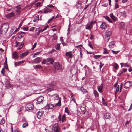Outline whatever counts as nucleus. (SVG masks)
Segmentation results:
<instances>
[{
	"label": "nucleus",
	"mask_w": 132,
	"mask_h": 132,
	"mask_svg": "<svg viewBox=\"0 0 132 132\" xmlns=\"http://www.w3.org/2000/svg\"><path fill=\"white\" fill-rule=\"evenodd\" d=\"M110 16L114 21H117V18L113 15V13L110 14Z\"/></svg>",
	"instance_id": "nucleus-15"
},
{
	"label": "nucleus",
	"mask_w": 132,
	"mask_h": 132,
	"mask_svg": "<svg viewBox=\"0 0 132 132\" xmlns=\"http://www.w3.org/2000/svg\"><path fill=\"white\" fill-rule=\"evenodd\" d=\"M29 53V52H25L24 53H22L20 55V57H24L26 56Z\"/></svg>",
	"instance_id": "nucleus-22"
},
{
	"label": "nucleus",
	"mask_w": 132,
	"mask_h": 132,
	"mask_svg": "<svg viewBox=\"0 0 132 132\" xmlns=\"http://www.w3.org/2000/svg\"><path fill=\"white\" fill-rule=\"evenodd\" d=\"M115 42L113 41H112L109 43V48H113L114 47L115 45Z\"/></svg>",
	"instance_id": "nucleus-18"
},
{
	"label": "nucleus",
	"mask_w": 132,
	"mask_h": 132,
	"mask_svg": "<svg viewBox=\"0 0 132 132\" xmlns=\"http://www.w3.org/2000/svg\"><path fill=\"white\" fill-rule=\"evenodd\" d=\"M39 15H37L34 18L33 21L36 22L37 21L39 20Z\"/></svg>",
	"instance_id": "nucleus-26"
},
{
	"label": "nucleus",
	"mask_w": 132,
	"mask_h": 132,
	"mask_svg": "<svg viewBox=\"0 0 132 132\" xmlns=\"http://www.w3.org/2000/svg\"><path fill=\"white\" fill-rule=\"evenodd\" d=\"M41 3L40 2H38L37 3H36V6H38L40 5V4H41Z\"/></svg>",
	"instance_id": "nucleus-60"
},
{
	"label": "nucleus",
	"mask_w": 132,
	"mask_h": 132,
	"mask_svg": "<svg viewBox=\"0 0 132 132\" xmlns=\"http://www.w3.org/2000/svg\"><path fill=\"white\" fill-rule=\"evenodd\" d=\"M93 22L91 21L89 22L86 25V29H90L92 27L93 25Z\"/></svg>",
	"instance_id": "nucleus-9"
},
{
	"label": "nucleus",
	"mask_w": 132,
	"mask_h": 132,
	"mask_svg": "<svg viewBox=\"0 0 132 132\" xmlns=\"http://www.w3.org/2000/svg\"><path fill=\"white\" fill-rule=\"evenodd\" d=\"M67 52L65 53V55L66 56H69L70 54V52Z\"/></svg>",
	"instance_id": "nucleus-53"
},
{
	"label": "nucleus",
	"mask_w": 132,
	"mask_h": 132,
	"mask_svg": "<svg viewBox=\"0 0 132 132\" xmlns=\"http://www.w3.org/2000/svg\"><path fill=\"white\" fill-rule=\"evenodd\" d=\"M111 34V31H107L105 33V40H107L108 42V40L110 39V36Z\"/></svg>",
	"instance_id": "nucleus-6"
},
{
	"label": "nucleus",
	"mask_w": 132,
	"mask_h": 132,
	"mask_svg": "<svg viewBox=\"0 0 132 132\" xmlns=\"http://www.w3.org/2000/svg\"><path fill=\"white\" fill-rule=\"evenodd\" d=\"M103 17L106 19L109 22L112 23V22L111 21L110 18L108 16H104Z\"/></svg>",
	"instance_id": "nucleus-25"
},
{
	"label": "nucleus",
	"mask_w": 132,
	"mask_h": 132,
	"mask_svg": "<svg viewBox=\"0 0 132 132\" xmlns=\"http://www.w3.org/2000/svg\"><path fill=\"white\" fill-rule=\"evenodd\" d=\"M103 87V85L102 84L100 87H98L97 88L102 89Z\"/></svg>",
	"instance_id": "nucleus-58"
},
{
	"label": "nucleus",
	"mask_w": 132,
	"mask_h": 132,
	"mask_svg": "<svg viewBox=\"0 0 132 132\" xmlns=\"http://www.w3.org/2000/svg\"><path fill=\"white\" fill-rule=\"evenodd\" d=\"M37 43L36 42H35L34 43V44L33 45V47L32 48V50H33L36 47V45H37Z\"/></svg>",
	"instance_id": "nucleus-44"
},
{
	"label": "nucleus",
	"mask_w": 132,
	"mask_h": 132,
	"mask_svg": "<svg viewBox=\"0 0 132 132\" xmlns=\"http://www.w3.org/2000/svg\"><path fill=\"white\" fill-rule=\"evenodd\" d=\"M17 53L16 52H13L12 54V58L14 59H16L18 57Z\"/></svg>",
	"instance_id": "nucleus-13"
},
{
	"label": "nucleus",
	"mask_w": 132,
	"mask_h": 132,
	"mask_svg": "<svg viewBox=\"0 0 132 132\" xmlns=\"http://www.w3.org/2000/svg\"><path fill=\"white\" fill-rule=\"evenodd\" d=\"M88 45L89 47H90L92 49H93V48L92 46L91 43L90 42H89Z\"/></svg>",
	"instance_id": "nucleus-45"
},
{
	"label": "nucleus",
	"mask_w": 132,
	"mask_h": 132,
	"mask_svg": "<svg viewBox=\"0 0 132 132\" xmlns=\"http://www.w3.org/2000/svg\"><path fill=\"white\" fill-rule=\"evenodd\" d=\"M78 88L79 90H80L84 93H86L87 92V90L84 88L82 87H79Z\"/></svg>",
	"instance_id": "nucleus-20"
},
{
	"label": "nucleus",
	"mask_w": 132,
	"mask_h": 132,
	"mask_svg": "<svg viewBox=\"0 0 132 132\" xmlns=\"http://www.w3.org/2000/svg\"><path fill=\"white\" fill-rule=\"evenodd\" d=\"M34 68L36 69L42 68V66L40 65H37L34 66Z\"/></svg>",
	"instance_id": "nucleus-31"
},
{
	"label": "nucleus",
	"mask_w": 132,
	"mask_h": 132,
	"mask_svg": "<svg viewBox=\"0 0 132 132\" xmlns=\"http://www.w3.org/2000/svg\"><path fill=\"white\" fill-rule=\"evenodd\" d=\"M44 113V111H38L37 113V117L39 119H40L42 116H43Z\"/></svg>",
	"instance_id": "nucleus-10"
},
{
	"label": "nucleus",
	"mask_w": 132,
	"mask_h": 132,
	"mask_svg": "<svg viewBox=\"0 0 132 132\" xmlns=\"http://www.w3.org/2000/svg\"><path fill=\"white\" fill-rule=\"evenodd\" d=\"M24 61H20L18 62H16L15 63V65H18L19 64L23 63Z\"/></svg>",
	"instance_id": "nucleus-28"
},
{
	"label": "nucleus",
	"mask_w": 132,
	"mask_h": 132,
	"mask_svg": "<svg viewBox=\"0 0 132 132\" xmlns=\"http://www.w3.org/2000/svg\"><path fill=\"white\" fill-rule=\"evenodd\" d=\"M9 28V25L7 23L3 24L0 29V34H5L7 32Z\"/></svg>",
	"instance_id": "nucleus-1"
},
{
	"label": "nucleus",
	"mask_w": 132,
	"mask_h": 132,
	"mask_svg": "<svg viewBox=\"0 0 132 132\" xmlns=\"http://www.w3.org/2000/svg\"><path fill=\"white\" fill-rule=\"evenodd\" d=\"M114 67L115 69H117L118 68V65L116 63H114L113 64Z\"/></svg>",
	"instance_id": "nucleus-33"
},
{
	"label": "nucleus",
	"mask_w": 132,
	"mask_h": 132,
	"mask_svg": "<svg viewBox=\"0 0 132 132\" xmlns=\"http://www.w3.org/2000/svg\"><path fill=\"white\" fill-rule=\"evenodd\" d=\"M49 26L48 25H47L46 26H45L43 29L42 31V32H43L45 30H46L47 28Z\"/></svg>",
	"instance_id": "nucleus-46"
},
{
	"label": "nucleus",
	"mask_w": 132,
	"mask_h": 132,
	"mask_svg": "<svg viewBox=\"0 0 132 132\" xmlns=\"http://www.w3.org/2000/svg\"><path fill=\"white\" fill-rule=\"evenodd\" d=\"M94 95L95 97H98V93L95 90H94Z\"/></svg>",
	"instance_id": "nucleus-32"
},
{
	"label": "nucleus",
	"mask_w": 132,
	"mask_h": 132,
	"mask_svg": "<svg viewBox=\"0 0 132 132\" xmlns=\"http://www.w3.org/2000/svg\"><path fill=\"white\" fill-rule=\"evenodd\" d=\"M51 10H52L50 9L47 8L44 10V12L45 13H46L48 12H50Z\"/></svg>",
	"instance_id": "nucleus-23"
},
{
	"label": "nucleus",
	"mask_w": 132,
	"mask_h": 132,
	"mask_svg": "<svg viewBox=\"0 0 132 132\" xmlns=\"http://www.w3.org/2000/svg\"><path fill=\"white\" fill-rule=\"evenodd\" d=\"M14 15V13L13 12H12L6 15V17L7 18H10L13 16Z\"/></svg>",
	"instance_id": "nucleus-19"
},
{
	"label": "nucleus",
	"mask_w": 132,
	"mask_h": 132,
	"mask_svg": "<svg viewBox=\"0 0 132 132\" xmlns=\"http://www.w3.org/2000/svg\"><path fill=\"white\" fill-rule=\"evenodd\" d=\"M132 84H131V82L130 81H127L124 85V87L126 89H127L130 87Z\"/></svg>",
	"instance_id": "nucleus-8"
},
{
	"label": "nucleus",
	"mask_w": 132,
	"mask_h": 132,
	"mask_svg": "<svg viewBox=\"0 0 132 132\" xmlns=\"http://www.w3.org/2000/svg\"><path fill=\"white\" fill-rule=\"evenodd\" d=\"M121 16L124 17L125 18L126 16V13L125 12H123L120 13Z\"/></svg>",
	"instance_id": "nucleus-24"
},
{
	"label": "nucleus",
	"mask_w": 132,
	"mask_h": 132,
	"mask_svg": "<svg viewBox=\"0 0 132 132\" xmlns=\"http://www.w3.org/2000/svg\"><path fill=\"white\" fill-rule=\"evenodd\" d=\"M120 27L122 28H123L125 27V23L123 22H121L120 24Z\"/></svg>",
	"instance_id": "nucleus-35"
},
{
	"label": "nucleus",
	"mask_w": 132,
	"mask_h": 132,
	"mask_svg": "<svg viewBox=\"0 0 132 132\" xmlns=\"http://www.w3.org/2000/svg\"><path fill=\"white\" fill-rule=\"evenodd\" d=\"M19 44V43L17 42V41H16V44L15 45V46L16 47H17L18 46V45Z\"/></svg>",
	"instance_id": "nucleus-57"
},
{
	"label": "nucleus",
	"mask_w": 132,
	"mask_h": 132,
	"mask_svg": "<svg viewBox=\"0 0 132 132\" xmlns=\"http://www.w3.org/2000/svg\"><path fill=\"white\" fill-rule=\"evenodd\" d=\"M119 90V86L118 85L117 87H116V93L118 92Z\"/></svg>",
	"instance_id": "nucleus-42"
},
{
	"label": "nucleus",
	"mask_w": 132,
	"mask_h": 132,
	"mask_svg": "<svg viewBox=\"0 0 132 132\" xmlns=\"http://www.w3.org/2000/svg\"><path fill=\"white\" fill-rule=\"evenodd\" d=\"M61 114H60L59 116L58 117V118L59 119V121H61Z\"/></svg>",
	"instance_id": "nucleus-54"
},
{
	"label": "nucleus",
	"mask_w": 132,
	"mask_h": 132,
	"mask_svg": "<svg viewBox=\"0 0 132 132\" xmlns=\"http://www.w3.org/2000/svg\"><path fill=\"white\" fill-rule=\"evenodd\" d=\"M18 37L19 38H21L23 37V36L22 34L20 33L18 35Z\"/></svg>",
	"instance_id": "nucleus-41"
},
{
	"label": "nucleus",
	"mask_w": 132,
	"mask_h": 132,
	"mask_svg": "<svg viewBox=\"0 0 132 132\" xmlns=\"http://www.w3.org/2000/svg\"><path fill=\"white\" fill-rule=\"evenodd\" d=\"M66 120V118L65 117V114H64L62 117V122H64V121Z\"/></svg>",
	"instance_id": "nucleus-30"
},
{
	"label": "nucleus",
	"mask_w": 132,
	"mask_h": 132,
	"mask_svg": "<svg viewBox=\"0 0 132 132\" xmlns=\"http://www.w3.org/2000/svg\"><path fill=\"white\" fill-rule=\"evenodd\" d=\"M5 122V120L3 119H2L0 121V124L3 125L4 124Z\"/></svg>",
	"instance_id": "nucleus-48"
},
{
	"label": "nucleus",
	"mask_w": 132,
	"mask_h": 132,
	"mask_svg": "<svg viewBox=\"0 0 132 132\" xmlns=\"http://www.w3.org/2000/svg\"><path fill=\"white\" fill-rule=\"evenodd\" d=\"M61 105V100L60 99H59L58 102L54 106L55 107L56 106H60Z\"/></svg>",
	"instance_id": "nucleus-29"
},
{
	"label": "nucleus",
	"mask_w": 132,
	"mask_h": 132,
	"mask_svg": "<svg viewBox=\"0 0 132 132\" xmlns=\"http://www.w3.org/2000/svg\"><path fill=\"white\" fill-rule=\"evenodd\" d=\"M54 69L57 70H61L62 67L61 65L58 62H56L54 64Z\"/></svg>",
	"instance_id": "nucleus-4"
},
{
	"label": "nucleus",
	"mask_w": 132,
	"mask_h": 132,
	"mask_svg": "<svg viewBox=\"0 0 132 132\" xmlns=\"http://www.w3.org/2000/svg\"><path fill=\"white\" fill-rule=\"evenodd\" d=\"M60 40L61 42L64 41L63 37H60Z\"/></svg>",
	"instance_id": "nucleus-61"
},
{
	"label": "nucleus",
	"mask_w": 132,
	"mask_h": 132,
	"mask_svg": "<svg viewBox=\"0 0 132 132\" xmlns=\"http://www.w3.org/2000/svg\"><path fill=\"white\" fill-rule=\"evenodd\" d=\"M65 112L67 113L68 114H69L70 112L69 111V110L68 108H65Z\"/></svg>",
	"instance_id": "nucleus-34"
},
{
	"label": "nucleus",
	"mask_w": 132,
	"mask_h": 132,
	"mask_svg": "<svg viewBox=\"0 0 132 132\" xmlns=\"http://www.w3.org/2000/svg\"><path fill=\"white\" fill-rule=\"evenodd\" d=\"M101 56V55H94V58L96 59H97Z\"/></svg>",
	"instance_id": "nucleus-39"
},
{
	"label": "nucleus",
	"mask_w": 132,
	"mask_h": 132,
	"mask_svg": "<svg viewBox=\"0 0 132 132\" xmlns=\"http://www.w3.org/2000/svg\"><path fill=\"white\" fill-rule=\"evenodd\" d=\"M52 130L53 132H60V127L57 123H55L52 126Z\"/></svg>",
	"instance_id": "nucleus-2"
},
{
	"label": "nucleus",
	"mask_w": 132,
	"mask_h": 132,
	"mask_svg": "<svg viewBox=\"0 0 132 132\" xmlns=\"http://www.w3.org/2000/svg\"><path fill=\"white\" fill-rule=\"evenodd\" d=\"M47 90L49 92H50V91L53 90V89L52 88H48V89H47Z\"/></svg>",
	"instance_id": "nucleus-63"
},
{
	"label": "nucleus",
	"mask_w": 132,
	"mask_h": 132,
	"mask_svg": "<svg viewBox=\"0 0 132 132\" xmlns=\"http://www.w3.org/2000/svg\"><path fill=\"white\" fill-rule=\"evenodd\" d=\"M54 16H53L52 18L50 19L48 21V22L49 23L51 22V21L54 19Z\"/></svg>",
	"instance_id": "nucleus-51"
},
{
	"label": "nucleus",
	"mask_w": 132,
	"mask_h": 132,
	"mask_svg": "<svg viewBox=\"0 0 132 132\" xmlns=\"http://www.w3.org/2000/svg\"><path fill=\"white\" fill-rule=\"evenodd\" d=\"M41 58L40 57H37L34 59L33 61V62L35 63H39L41 61Z\"/></svg>",
	"instance_id": "nucleus-11"
},
{
	"label": "nucleus",
	"mask_w": 132,
	"mask_h": 132,
	"mask_svg": "<svg viewBox=\"0 0 132 132\" xmlns=\"http://www.w3.org/2000/svg\"><path fill=\"white\" fill-rule=\"evenodd\" d=\"M104 64L101 62H100V69H101V68H102V67H103V65Z\"/></svg>",
	"instance_id": "nucleus-55"
},
{
	"label": "nucleus",
	"mask_w": 132,
	"mask_h": 132,
	"mask_svg": "<svg viewBox=\"0 0 132 132\" xmlns=\"http://www.w3.org/2000/svg\"><path fill=\"white\" fill-rule=\"evenodd\" d=\"M100 27L103 29H105L107 27L106 24L104 22H102L100 26Z\"/></svg>",
	"instance_id": "nucleus-16"
},
{
	"label": "nucleus",
	"mask_w": 132,
	"mask_h": 132,
	"mask_svg": "<svg viewBox=\"0 0 132 132\" xmlns=\"http://www.w3.org/2000/svg\"><path fill=\"white\" fill-rule=\"evenodd\" d=\"M26 107L27 110L28 111H30L31 110H32L34 109L33 105L31 104H27Z\"/></svg>",
	"instance_id": "nucleus-5"
},
{
	"label": "nucleus",
	"mask_w": 132,
	"mask_h": 132,
	"mask_svg": "<svg viewBox=\"0 0 132 132\" xmlns=\"http://www.w3.org/2000/svg\"><path fill=\"white\" fill-rule=\"evenodd\" d=\"M34 27H31L29 31H33L34 30Z\"/></svg>",
	"instance_id": "nucleus-59"
},
{
	"label": "nucleus",
	"mask_w": 132,
	"mask_h": 132,
	"mask_svg": "<svg viewBox=\"0 0 132 132\" xmlns=\"http://www.w3.org/2000/svg\"><path fill=\"white\" fill-rule=\"evenodd\" d=\"M61 44V43L58 44L55 46L56 49L58 50H60V45Z\"/></svg>",
	"instance_id": "nucleus-27"
},
{
	"label": "nucleus",
	"mask_w": 132,
	"mask_h": 132,
	"mask_svg": "<svg viewBox=\"0 0 132 132\" xmlns=\"http://www.w3.org/2000/svg\"><path fill=\"white\" fill-rule=\"evenodd\" d=\"M5 85L7 87H10V83L9 81H7L5 83Z\"/></svg>",
	"instance_id": "nucleus-37"
},
{
	"label": "nucleus",
	"mask_w": 132,
	"mask_h": 132,
	"mask_svg": "<svg viewBox=\"0 0 132 132\" xmlns=\"http://www.w3.org/2000/svg\"><path fill=\"white\" fill-rule=\"evenodd\" d=\"M44 100V98L42 96H40L37 98V104H40V103H43Z\"/></svg>",
	"instance_id": "nucleus-7"
},
{
	"label": "nucleus",
	"mask_w": 132,
	"mask_h": 132,
	"mask_svg": "<svg viewBox=\"0 0 132 132\" xmlns=\"http://www.w3.org/2000/svg\"><path fill=\"white\" fill-rule=\"evenodd\" d=\"M103 116L105 119H109L110 118V115L109 113H107L104 114Z\"/></svg>",
	"instance_id": "nucleus-17"
},
{
	"label": "nucleus",
	"mask_w": 132,
	"mask_h": 132,
	"mask_svg": "<svg viewBox=\"0 0 132 132\" xmlns=\"http://www.w3.org/2000/svg\"><path fill=\"white\" fill-rule=\"evenodd\" d=\"M112 51L113 54H116L118 53L119 52V51H113V50H112Z\"/></svg>",
	"instance_id": "nucleus-49"
},
{
	"label": "nucleus",
	"mask_w": 132,
	"mask_h": 132,
	"mask_svg": "<svg viewBox=\"0 0 132 132\" xmlns=\"http://www.w3.org/2000/svg\"><path fill=\"white\" fill-rule=\"evenodd\" d=\"M132 109V104H131L130 108L128 109L129 111L130 110Z\"/></svg>",
	"instance_id": "nucleus-62"
},
{
	"label": "nucleus",
	"mask_w": 132,
	"mask_h": 132,
	"mask_svg": "<svg viewBox=\"0 0 132 132\" xmlns=\"http://www.w3.org/2000/svg\"><path fill=\"white\" fill-rule=\"evenodd\" d=\"M80 108L82 112H84L86 110L85 105L83 104H81L80 106Z\"/></svg>",
	"instance_id": "nucleus-14"
},
{
	"label": "nucleus",
	"mask_w": 132,
	"mask_h": 132,
	"mask_svg": "<svg viewBox=\"0 0 132 132\" xmlns=\"http://www.w3.org/2000/svg\"><path fill=\"white\" fill-rule=\"evenodd\" d=\"M28 124L27 122H25L22 125V127L23 128H25L26 127L28 126Z\"/></svg>",
	"instance_id": "nucleus-38"
},
{
	"label": "nucleus",
	"mask_w": 132,
	"mask_h": 132,
	"mask_svg": "<svg viewBox=\"0 0 132 132\" xmlns=\"http://www.w3.org/2000/svg\"><path fill=\"white\" fill-rule=\"evenodd\" d=\"M119 7V6L118 4L117 3H116L115 4V8L116 9L118 8Z\"/></svg>",
	"instance_id": "nucleus-47"
},
{
	"label": "nucleus",
	"mask_w": 132,
	"mask_h": 132,
	"mask_svg": "<svg viewBox=\"0 0 132 132\" xmlns=\"http://www.w3.org/2000/svg\"><path fill=\"white\" fill-rule=\"evenodd\" d=\"M54 62V60L53 59L51 58H49L47 59H44L42 62L43 64H46L47 63H50L53 64Z\"/></svg>",
	"instance_id": "nucleus-3"
},
{
	"label": "nucleus",
	"mask_w": 132,
	"mask_h": 132,
	"mask_svg": "<svg viewBox=\"0 0 132 132\" xmlns=\"http://www.w3.org/2000/svg\"><path fill=\"white\" fill-rule=\"evenodd\" d=\"M120 64L121 65V67H122L123 66L124 67H130L129 65L127 64V63H120Z\"/></svg>",
	"instance_id": "nucleus-21"
},
{
	"label": "nucleus",
	"mask_w": 132,
	"mask_h": 132,
	"mask_svg": "<svg viewBox=\"0 0 132 132\" xmlns=\"http://www.w3.org/2000/svg\"><path fill=\"white\" fill-rule=\"evenodd\" d=\"M53 96H56V99L57 100L58 99H59V97L58 96V94H55Z\"/></svg>",
	"instance_id": "nucleus-50"
},
{
	"label": "nucleus",
	"mask_w": 132,
	"mask_h": 132,
	"mask_svg": "<svg viewBox=\"0 0 132 132\" xmlns=\"http://www.w3.org/2000/svg\"><path fill=\"white\" fill-rule=\"evenodd\" d=\"M47 106L45 107L46 109L48 110L49 109H52L53 108L54 106L53 104H49L47 105Z\"/></svg>",
	"instance_id": "nucleus-12"
},
{
	"label": "nucleus",
	"mask_w": 132,
	"mask_h": 132,
	"mask_svg": "<svg viewBox=\"0 0 132 132\" xmlns=\"http://www.w3.org/2000/svg\"><path fill=\"white\" fill-rule=\"evenodd\" d=\"M24 44L23 43H22L20 45L19 47L18 48V50H21L23 47Z\"/></svg>",
	"instance_id": "nucleus-36"
},
{
	"label": "nucleus",
	"mask_w": 132,
	"mask_h": 132,
	"mask_svg": "<svg viewBox=\"0 0 132 132\" xmlns=\"http://www.w3.org/2000/svg\"><path fill=\"white\" fill-rule=\"evenodd\" d=\"M5 70H4V68H3L1 71V73L3 75V76L4 75V74L5 73Z\"/></svg>",
	"instance_id": "nucleus-40"
},
{
	"label": "nucleus",
	"mask_w": 132,
	"mask_h": 132,
	"mask_svg": "<svg viewBox=\"0 0 132 132\" xmlns=\"http://www.w3.org/2000/svg\"><path fill=\"white\" fill-rule=\"evenodd\" d=\"M40 53V52H37V53H35L34 54V55L33 56V57L34 58V57H36V55H38Z\"/></svg>",
	"instance_id": "nucleus-43"
},
{
	"label": "nucleus",
	"mask_w": 132,
	"mask_h": 132,
	"mask_svg": "<svg viewBox=\"0 0 132 132\" xmlns=\"http://www.w3.org/2000/svg\"><path fill=\"white\" fill-rule=\"evenodd\" d=\"M27 121L26 119V118H23L22 120V122H24Z\"/></svg>",
	"instance_id": "nucleus-52"
},
{
	"label": "nucleus",
	"mask_w": 132,
	"mask_h": 132,
	"mask_svg": "<svg viewBox=\"0 0 132 132\" xmlns=\"http://www.w3.org/2000/svg\"><path fill=\"white\" fill-rule=\"evenodd\" d=\"M69 57H68L69 59V58H71L72 57V52H70V54L69 55Z\"/></svg>",
	"instance_id": "nucleus-56"
},
{
	"label": "nucleus",
	"mask_w": 132,
	"mask_h": 132,
	"mask_svg": "<svg viewBox=\"0 0 132 132\" xmlns=\"http://www.w3.org/2000/svg\"><path fill=\"white\" fill-rule=\"evenodd\" d=\"M103 104L104 105L106 106H108V104L106 102H103Z\"/></svg>",
	"instance_id": "nucleus-64"
}]
</instances>
